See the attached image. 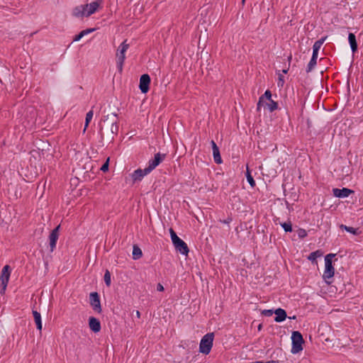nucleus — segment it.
<instances>
[{"label": "nucleus", "mask_w": 363, "mask_h": 363, "mask_svg": "<svg viewBox=\"0 0 363 363\" xmlns=\"http://www.w3.org/2000/svg\"><path fill=\"white\" fill-rule=\"evenodd\" d=\"M166 157V154L156 153L154 158L150 160L147 167V172H152L155 169Z\"/></svg>", "instance_id": "obj_6"}, {"label": "nucleus", "mask_w": 363, "mask_h": 363, "mask_svg": "<svg viewBox=\"0 0 363 363\" xmlns=\"http://www.w3.org/2000/svg\"><path fill=\"white\" fill-rule=\"evenodd\" d=\"M289 318H291V317H290ZM295 318H296V316H295V315H294L293 317H291V319H295Z\"/></svg>", "instance_id": "obj_49"}, {"label": "nucleus", "mask_w": 363, "mask_h": 363, "mask_svg": "<svg viewBox=\"0 0 363 363\" xmlns=\"http://www.w3.org/2000/svg\"><path fill=\"white\" fill-rule=\"evenodd\" d=\"M89 302L93 310L96 313H101V306L100 301V296L99 294L96 291L91 292L89 294Z\"/></svg>", "instance_id": "obj_5"}, {"label": "nucleus", "mask_w": 363, "mask_h": 363, "mask_svg": "<svg viewBox=\"0 0 363 363\" xmlns=\"http://www.w3.org/2000/svg\"><path fill=\"white\" fill-rule=\"evenodd\" d=\"M333 195L337 198H345L348 197L350 194L354 193V191L347 188L337 189L335 188L333 189Z\"/></svg>", "instance_id": "obj_11"}, {"label": "nucleus", "mask_w": 363, "mask_h": 363, "mask_svg": "<svg viewBox=\"0 0 363 363\" xmlns=\"http://www.w3.org/2000/svg\"><path fill=\"white\" fill-rule=\"evenodd\" d=\"M291 58H292L291 55H290V56L288 57V60H289V62L291 60Z\"/></svg>", "instance_id": "obj_48"}, {"label": "nucleus", "mask_w": 363, "mask_h": 363, "mask_svg": "<svg viewBox=\"0 0 363 363\" xmlns=\"http://www.w3.org/2000/svg\"><path fill=\"white\" fill-rule=\"evenodd\" d=\"M109 167V158L106 160V161L102 164L101 167V170L104 172H107L108 170Z\"/></svg>", "instance_id": "obj_34"}, {"label": "nucleus", "mask_w": 363, "mask_h": 363, "mask_svg": "<svg viewBox=\"0 0 363 363\" xmlns=\"http://www.w3.org/2000/svg\"><path fill=\"white\" fill-rule=\"evenodd\" d=\"M318 51L313 50V54H312L311 58L317 60L318 59Z\"/></svg>", "instance_id": "obj_39"}, {"label": "nucleus", "mask_w": 363, "mask_h": 363, "mask_svg": "<svg viewBox=\"0 0 363 363\" xmlns=\"http://www.w3.org/2000/svg\"><path fill=\"white\" fill-rule=\"evenodd\" d=\"M326 38L327 37H323V38L319 39L318 40L315 41V43L313 44V50H316V51H319L321 45L325 42Z\"/></svg>", "instance_id": "obj_26"}, {"label": "nucleus", "mask_w": 363, "mask_h": 363, "mask_svg": "<svg viewBox=\"0 0 363 363\" xmlns=\"http://www.w3.org/2000/svg\"><path fill=\"white\" fill-rule=\"evenodd\" d=\"M348 41L350 45L351 50L353 53L357 51L358 45L356 40V36L354 33H350L348 35Z\"/></svg>", "instance_id": "obj_20"}, {"label": "nucleus", "mask_w": 363, "mask_h": 363, "mask_svg": "<svg viewBox=\"0 0 363 363\" xmlns=\"http://www.w3.org/2000/svg\"><path fill=\"white\" fill-rule=\"evenodd\" d=\"M265 99L268 101L272 100V92L269 90H266L264 94L259 97L257 104V109L258 111L260 110L261 106L264 104Z\"/></svg>", "instance_id": "obj_19"}, {"label": "nucleus", "mask_w": 363, "mask_h": 363, "mask_svg": "<svg viewBox=\"0 0 363 363\" xmlns=\"http://www.w3.org/2000/svg\"><path fill=\"white\" fill-rule=\"evenodd\" d=\"M266 105L268 106V109L270 112H273L274 111L277 110L278 108V104L277 102H275L272 99L269 101V103H266Z\"/></svg>", "instance_id": "obj_29"}, {"label": "nucleus", "mask_w": 363, "mask_h": 363, "mask_svg": "<svg viewBox=\"0 0 363 363\" xmlns=\"http://www.w3.org/2000/svg\"><path fill=\"white\" fill-rule=\"evenodd\" d=\"M89 326L90 330L95 333L99 332L101 329L99 320L93 316L89 318Z\"/></svg>", "instance_id": "obj_13"}, {"label": "nucleus", "mask_w": 363, "mask_h": 363, "mask_svg": "<svg viewBox=\"0 0 363 363\" xmlns=\"http://www.w3.org/2000/svg\"><path fill=\"white\" fill-rule=\"evenodd\" d=\"M124 61L125 60H121L117 59L116 66H117V69L120 73H121L123 71V66Z\"/></svg>", "instance_id": "obj_33"}, {"label": "nucleus", "mask_w": 363, "mask_h": 363, "mask_svg": "<svg viewBox=\"0 0 363 363\" xmlns=\"http://www.w3.org/2000/svg\"><path fill=\"white\" fill-rule=\"evenodd\" d=\"M323 255V252L320 250H318L311 252L308 257V259L311 261L312 263L317 264V258L320 257Z\"/></svg>", "instance_id": "obj_22"}, {"label": "nucleus", "mask_w": 363, "mask_h": 363, "mask_svg": "<svg viewBox=\"0 0 363 363\" xmlns=\"http://www.w3.org/2000/svg\"><path fill=\"white\" fill-rule=\"evenodd\" d=\"M335 256V254L330 253L325 257V270L323 278L327 283H329L327 279L332 278L335 274V268L333 265V258Z\"/></svg>", "instance_id": "obj_3"}, {"label": "nucleus", "mask_w": 363, "mask_h": 363, "mask_svg": "<svg viewBox=\"0 0 363 363\" xmlns=\"http://www.w3.org/2000/svg\"><path fill=\"white\" fill-rule=\"evenodd\" d=\"M1 289L0 290V294H4L5 293L6 287H4V284H1Z\"/></svg>", "instance_id": "obj_42"}, {"label": "nucleus", "mask_w": 363, "mask_h": 363, "mask_svg": "<svg viewBox=\"0 0 363 363\" xmlns=\"http://www.w3.org/2000/svg\"><path fill=\"white\" fill-rule=\"evenodd\" d=\"M127 40H124L118 48V52L116 54L117 59L125 60V52L129 48V44L126 43Z\"/></svg>", "instance_id": "obj_15"}, {"label": "nucleus", "mask_w": 363, "mask_h": 363, "mask_svg": "<svg viewBox=\"0 0 363 363\" xmlns=\"http://www.w3.org/2000/svg\"><path fill=\"white\" fill-rule=\"evenodd\" d=\"M150 172H147V167H145L144 169H138L133 172V173L131 174V177L133 179V182L135 183L138 181H141L144 176L147 175Z\"/></svg>", "instance_id": "obj_12"}, {"label": "nucleus", "mask_w": 363, "mask_h": 363, "mask_svg": "<svg viewBox=\"0 0 363 363\" xmlns=\"http://www.w3.org/2000/svg\"><path fill=\"white\" fill-rule=\"evenodd\" d=\"M292 347L291 353L297 354L303 350V344L304 340L303 335L299 331H293L291 334Z\"/></svg>", "instance_id": "obj_4"}, {"label": "nucleus", "mask_w": 363, "mask_h": 363, "mask_svg": "<svg viewBox=\"0 0 363 363\" xmlns=\"http://www.w3.org/2000/svg\"><path fill=\"white\" fill-rule=\"evenodd\" d=\"M88 6V4H86L74 7L72 10V15L77 18L86 16Z\"/></svg>", "instance_id": "obj_14"}, {"label": "nucleus", "mask_w": 363, "mask_h": 363, "mask_svg": "<svg viewBox=\"0 0 363 363\" xmlns=\"http://www.w3.org/2000/svg\"><path fill=\"white\" fill-rule=\"evenodd\" d=\"M316 64H317V60L311 58L307 65L306 72L308 73V72H311L313 69V68L315 67V66L316 65Z\"/></svg>", "instance_id": "obj_30"}, {"label": "nucleus", "mask_w": 363, "mask_h": 363, "mask_svg": "<svg viewBox=\"0 0 363 363\" xmlns=\"http://www.w3.org/2000/svg\"><path fill=\"white\" fill-rule=\"evenodd\" d=\"M169 233H170V236H171L172 242L179 238L172 228L169 229Z\"/></svg>", "instance_id": "obj_36"}, {"label": "nucleus", "mask_w": 363, "mask_h": 363, "mask_svg": "<svg viewBox=\"0 0 363 363\" xmlns=\"http://www.w3.org/2000/svg\"><path fill=\"white\" fill-rule=\"evenodd\" d=\"M104 279L106 285L107 286H110L111 284V273L108 269L106 270Z\"/></svg>", "instance_id": "obj_31"}, {"label": "nucleus", "mask_w": 363, "mask_h": 363, "mask_svg": "<svg viewBox=\"0 0 363 363\" xmlns=\"http://www.w3.org/2000/svg\"><path fill=\"white\" fill-rule=\"evenodd\" d=\"M213 338L214 334L213 333L206 334L200 342L199 352L204 354H208L213 347Z\"/></svg>", "instance_id": "obj_2"}, {"label": "nucleus", "mask_w": 363, "mask_h": 363, "mask_svg": "<svg viewBox=\"0 0 363 363\" xmlns=\"http://www.w3.org/2000/svg\"><path fill=\"white\" fill-rule=\"evenodd\" d=\"M104 123L108 127V129L104 133L103 127L100 128L101 142L105 141L109 144L113 141L114 135H117L118 132V115L113 113L108 114L104 116Z\"/></svg>", "instance_id": "obj_1"}, {"label": "nucleus", "mask_w": 363, "mask_h": 363, "mask_svg": "<svg viewBox=\"0 0 363 363\" xmlns=\"http://www.w3.org/2000/svg\"><path fill=\"white\" fill-rule=\"evenodd\" d=\"M297 234H298V238L301 239H303L304 238H306L307 236L306 230L303 228H299L297 230Z\"/></svg>", "instance_id": "obj_32"}, {"label": "nucleus", "mask_w": 363, "mask_h": 363, "mask_svg": "<svg viewBox=\"0 0 363 363\" xmlns=\"http://www.w3.org/2000/svg\"><path fill=\"white\" fill-rule=\"evenodd\" d=\"M288 71H289V67H287V68H286V69H284L282 70V72H283V73H284V74H286V73L288 72Z\"/></svg>", "instance_id": "obj_44"}, {"label": "nucleus", "mask_w": 363, "mask_h": 363, "mask_svg": "<svg viewBox=\"0 0 363 363\" xmlns=\"http://www.w3.org/2000/svg\"><path fill=\"white\" fill-rule=\"evenodd\" d=\"M286 233H291L293 230L292 224L290 220L280 223Z\"/></svg>", "instance_id": "obj_27"}, {"label": "nucleus", "mask_w": 363, "mask_h": 363, "mask_svg": "<svg viewBox=\"0 0 363 363\" xmlns=\"http://www.w3.org/2000/svg\"><path fill=\"white\" fill-rule=\"evenodd\" d=\"M143 255L141 249L136 245L133 246V258L134 259H140Z\"/></svg>", "instance_id": "obj_24"}, {"label": "nucleus", "mask_w": 363, "mask_h": 363, "mask_svg": "<svg viewBox=\"0 0 363 363\" xmlns=\"http://www.w3.org/2000/svg\"><path fill=\"white\" fill-rule=\"evenodd\" d=\"M95 30H96V28H87V29L83 30L82 31L83 34L84 35H86L87 34H89V33L94 32Z\"/></svg>", "instance_id": "obj_38"}, {"label": "nucleus", "mask_w": 363, "mask_h": 363, "mask_svg": "<svg viewBox=\"0 0 363 363\" xmlns=\"http://www.w3.org/2000/svg\"><path fill=\"white\" fill-rule=\"evenodd\" d=\"M93 115H94V112H93L92 110L89 111L86 113V118H85V124H84V131H85V130L89 126V124L90 121H91V119L93 118Z\"/></svg>", "instance_id": "obj_28"}, {"label": "nucleus", "mask_w": 363, "mask_h": 363, "mask_svg": "<svg viewBox=\"0 0 363 363\" xmlns=\"http://www.w3.org/2000/svg\"><path fill=\"white\" fill-rule=\"evenodd\" d=\"M81 39L80 36L79 34L76 35L74 38H73V41H79V40Z\"/></svg>", "instance_id": "obj_43"}, {"label": "nucleus", "mask_w": 363, "mask_h": 363, "mask_svg": "<svg viewBox=\"0 0 363 363\" xmlns=\"http://www.w3.org/2000/svg\"><path fill=\"white\" fill-rule=\"evenodd\" d=\"M262 324H259V325H258V328H257V329H258V330H259H259H262Z\"/></svg>", "instance_id": "obj_47"}, {"label": "nucleus", "mask_w": 363, "mask_h": 363, "mask_svg": "<svg viewBox=\"0 0 363 363\" xmlns=\"http://www.w3.org/2000/svg\"><path fill=\"white\" fill-rule=\"evenodd\" d=\"M150 77L147 74H142L140 78L139 88L143 94H146L150 89Z\"/></svg>", "instance_id": "obj_7"}, {"label": "nucleus", "mask_w": 363, "mask_h": 363, "mask_svg": "<svg viewBox=\"0 0 363 363\" xmlns=\"http://www.w3.org/2000/svg\"><path fill=\"white\" fill-rule=\"evenodd\" d=\"M222 222V220H220ZM232 221V218L228 217L227 219L223 220V223L229 224Z\"/></svg>", "instance_id": "obj_41"}, {"label": "nucleus", "mask_w": 363, "mask_h": 363, "mask_svg": "<svg viewBox=\"0 0 363 363\" xmlns=\"http://www.w3.org/2000/svg\"><path fill=\"white\" fill-rule=\"evenodd\" d=\"M284 84V77L281 74H279L278 86H283Z\"/></svg>", "instance_id": "obj_37"}, {"label": "nucleus", "mask_w": 363, "mask_h": 363, "mask_svg": "<svg viewBox=\"0 0 363 363\" xmlns=\"http://www.w3.org/2000/svg\"><path fill=\"white\" fill-rule=\"evenodd\" d=\"M60 229V225L55 227L50 233L49 235L50 251L53 252L56 247L57 241L59 238V232Z\"/></svg>", "instance_id": "obj_8"}, {"label": "nucleus", "mask_w": 363, "mask_h": 363, "mask_svg": "<svg viewBox=\"0 0 363 363\" xmlns=\"http://www.w3.org/2000/svg\"><path fill=\"white\" fill-rule=\"evenodd\" d=\"M175 249L179 251L181 254L187 255L189 253V247L186 245V243L182 240L180 238L176 241L172 242Z\"/></svg>", "instance_id": "obj_9"}, {"label": "nucleus", "mask_w": 363, "mask_h": 363, "mask_svg": "<svg viewBox=\"0 0 363 363\" xmlns=\"http://www.w3.org/2000/svg\"><path fill=\"white\" fill-rule=\"evenodd\" d=\"M340 228L342 230H345L347 232L350 233L353 235H359L361 233L359 228H354L352 227L347 226L344 224H341L340 225Z\"/></svg>", "instance_id": "obj_23"}, {"label": "nucleus", "mask_w": 363, "mask_h": 363, "mask_svg": "<svg viewBox=\"0 0 363 363\" xmlns=\"http://www.w3.org/2000/svg\"><path fill=\"white\" fill-rule=\"evenodd\" d=\"M11 274V267L9 265H5L2 270L0 275V281L1 284H4V287L7 286L8 282L9 281Z\"/></svg>", "instance_id": "obj_10"}, {"label": "nucleus", "mask_w": 363, "mask_h": 363, "mask_svg": "<svg viewBox=\"0 0 363 363\" xmlns=\"http://www.w3.org/2000/svg\"><path fill=\"white\" fill-rule=\"evenodd\" d=\"M102 2V0H97L88 4L89 10L86 9V16L88 17L94 13L98 10Z\"/></svg>", "instance_id": "obj_17"}, {"label": "nucleus", "mask_w": 363, "mask_h": 363, "mask_svg": "<svg viewBox=\"0 0 363 363\" xmlns=\"http://www.w3.org/2000/svg\"><path fill=\"white\" fill-rule=\"evenodd\" d=\"M78 34L79 35V36H80V38H82L84 36V35L83 34L82 31H81V32H80L79 33H78Z\"/></svg>", "instance_id": "obj_46"}, {"label": "nucleus", "mask_w": 363, "mask_h": 363, "mask_svg": "<svg viewBox=\"0 0 363 363\" xmlns=\"http://www.w3.org/2000/svg\"><path fill=\"white\" fill-rule=\"evenodd\" d=\"M33 315L36 325V328L38 330L40 331L42 330L41 315L37 311H33Z\"/></svg>", "instance_id": "obj_21"}, {"label": "nucleus", "mask_w": 363, "mask_h": 363, "mask_svg": "<svg viewBox=\"0 0 363 363\" xmlns=\"http://www.w3.org/2000/svg\"><path fill=\"white\" fill-rule=\"evenodd\" d=\"M246 178H247V180L248 183L250 184V185L252 187L255 186V185H256L255 181L253 179V177L252 176L250 170L249 169L248 167H247Z\"/></svg>", "instance_id": "obj_25"}, {"label": "nucleus", "mask_w": 363, "mask_h": 363, "mask_svg": "<svg viewBox=\"0 0 363 363\" xmlns=\"http://www.w3.org/2000/svg\"><path fill=\"white\" fill-rule=\"evenodd\" d=\"M136 315L138 318H140V313L139 311H136Z\"/></svg>", "instance_id": "obj_45"}, {"label": "nucleus", "mask_w": 363, "mask_h": 363, "mask_svg": "<svg viewBox=\"0 0 363 363\" xmlns=\"http://www.w3.org/2000/svg\"><path fill=\"white\" fill-rule=\"evenodd\" d=\"M245 0H242V3L244 4H245Z\"/></svg>", "instance_id": "obj_50"}, {"label": "nucleus", "mask_w": 363, "mask_h": 363, "mask_svg": "<svg viewBox=\"0 0 363 363\" xmlns=\"http://www.w3.org/2000/svg\"><path fill=\"white\" fill-rule=\"evenodd\" d=\"M211 144L212 149H213V155L214 162L218 164H221L223 160L221 159L220 150H219L218 145L213 140H211Z\"/></svg>", "instance_id": "obj_16"}, {"label": "nucleus", "mask_w": 363, "mask_h": 363, "mask_svg": "<svg viewBox=\"0 0 363 363\" xmlns=\"http://www.w3.org/2000/svg\"><path fill=\"white\" fill-rule=\"evenodd\" d=\"M274 313V311H273L272 309H266V310H263L262 311V315L267 316V317H269V316L272 315Z\"/></svg>", "instance_id": "obj_35"}, {"label": "nucleus", "mask_w": 363, "mask_h": 363, "mask_svg": "<svg viewBox=\"0 0 363 363\" xmlns=\"http://www.w3.org/2000/svg\"><path fill=\"white\" fill-rule=\"evenodd\" d=\"M274 314L276 315L274 321L277 323H281L285 320L287 317L286 311L281 308L274 310Z\"/></svg>", "instance_id": "obj_18"}, {"label": "nucleus", "mask_w": 363, "mask_h": 363, "mask_svg": "<svg viewBox=\"0 0 363 363\" xmlns=\"http://www.w3.org/2000/svg\"><path fill=\"white\" fill-rule=\"evenodd\" d=\"M157 290L158 291H163L164 290V286L160 283H159L157 285Z\"/></svg>", "instance_id": "obj_40"}]
</instances>
